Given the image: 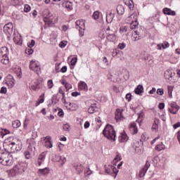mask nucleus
Listing matches in <instances>:
<instances>
[{
    "mask_svg": "<svg viewBox=\"0 0 180 180\" xmlns=\"http://www.w3.org/2000/svg\"><path fill=\"white\" fill-rule=\"evenodd\" d=\"M0 164L6 167L13 165V158L8 153H1L0 154Z\"/></svg>",
    "mask_w": 180,
    "mask_h": 180,
    "instance_id": "f257e3e1",
    "label": "nucleus"
},
{
    "mask_svg": "<svg viewBox=\"0 0 180 180\" xmlns=\"http://www.w3.org/2000/svg\"><path fill=\"white\" fill-rule=\"evenodd\" d=\"M103 134L108 139V140H112L115 141L116 140V132L115 131V129H113V126L107 125L103 131Z\"/></svg>",
    "mask_w": 180,
    "mask_h": 180,
    "instance_id": "f03ea898",
    "label": "nucleus"
},
{
    "mask_svg": "<svg viewBox=\"0 0 180 180\" xmlns=\"http://www.w3.org/2000/svg\"><path fill=\"white\" fill-rule=\"evenodd\" d=\"M165 78L169 82V84H174L178 82V77L172 69H167L165 72Z\"/></svg>",
    "mask_w": 180,
    "mask_h": 180,
    "instance_id": "7ed1b4c3",
    "label": "nucleus"
},
{
    "mask_svg": "<svg viewBox=\"0 0 180 180\" xmlns=\"http://www.w3.org/2000/svg\"><path fill=\"white\" fill-rule=\"evenodd\" d=\"M23 165V163L15 165L11 171L12 176H16V175H19V174H23L26 170V168Z\"/></svg>",
    "mask_w": 180,
    "mask_h": 180,
    "instance_id": "20e7f679",
    "label": "nucleus"
},
{
    "mask_svg": "<svg viewBox=\"0 0 180 180\" xmlns=\"http://www.w3.org/2000/svg\"><path fill=\"white\" fill-rule=\"evenodd\" d=\"M53 161H54L55 162H58L59 168H63L65 162H67V158L63 156L56 155L53 159Z\"/></svg>",
    "mask_w": 180,
    "mask_h": 180,
    "instance_id": "39448f33",
    "label": "nucleus"
},
{
    "mask_svg": "<svg viewBox=\"0 0 180 180\" xmlns=\"http://www.w3.org/2000/svg\"><path fill=\"white\" fill-rule=\"evenodd\" d=\"M4 32L8 37L13 33V24L12 22H8V24H6L4 27Z\"/></svg>",
    "mask_w": 180,
    "mask_h": 180,
    "instance_id": "423d86ee",
    "label": "nucleus"
},
{
    "mask_svg": "<svg viewBox=\"0 0 180 180\" xmlns=\"http://www.w3.org/2000/svg\"><path fill=\"white\" fill-rule=\"evenodd\" d=\"M30 69L34 71V72H37L38 71H40V65H39L38 62L32 60L30 63Z\"/></svg>",
    "mask_w": 180,
    "mask_h": 180,
    "instance_id": "0eeeda50",
    "label": "nucleus"
},
{
    "mask_svg": "<svg viewBox=\"0 0 180 180\" xmlns=\"http://www.w3.org/2000/svg\"><path fill=\"white\" fill-rule=\"evenodd\" d=\"M123 110L117 109L115 111V120L117 122H123L124 120V117L122 115Z\"/></svg>",
    "mask_w": 180,
    "mask_h": 180,
    "instance_id": "6e6552de",
    "label": "nucleus"
},
{
    "mask_svg": "<svg viewBox=\"0 0 180 180\" xmlns=\"http://www.w3.org/2000/svg\"><path fill=\"white\" fill-rule=\"evenodd\" d=\"M170 106L171 107L169 108V112L173 115H176L178 110H179V107L178 105H176L175 103H173L170 104Z\"/></svg>",
    "mask_w": 180,
    "mask_h": 180,
    "instance_id": "1a4fd4ad",
    "label": "nucleus"
},
{
    "mask_svg": "<svg viewBox=\"0 0 180 180\" xmlns=\"http://www.w3.org/2000/svg\"><path fill=\"white\" fill-rule=\"evenodd\" d=\"M43 140L45 141V147L46 148H51L53 147V143L51 142V137L47 136L43 138Z\"/></svg>",
    "mask_w": 180,
    "mask_h": 180,
    "instance_id": "9d476101",
    "label": "nucleus"
},
{
    "mask_svg": "<svg viewBox=\"0 0 180 180\" xmlns=\"http://www.w3.org/2000/svg\"><path fill=\"white\" fill-rule=\"evenodd\" d=\"M6 84L8 88H13V86H15V79H13L12 75L7 77Z\"/></svg>",
    "mask_w": 180,
    "mask_h": 180,
    "instance_id": "9b49d317",
    "label": "nucleus"
},
{
    "mask_svg": "<svg viewBox=\"0 0 180 180\" xmlns=\"http://www.w3.org/2000/svg\"><path fill=\"white\" fill-rule=\"evenodd\" d=\"M169 47V43L168 41H163L162 44H158L156 46L157 50H165Z\"/></svg>",
    "mask_w": 180,
    "mask_h": 180,
    "instance_id": "f8f14e48",
    "label": "nucleus"
},
{
    "mask_svg": "<svg viewBox=\"0 0 180 180\" xmlns=\"http://www.w3.org/2000/svg\"><path fill=\"white\" fill-rule=\"evenodd\" d=\"M76 29H82V30H85V21L83 20H78L76 21Z\"/></svg>",
    "mask_w": 180,
    "mask_h": 180,
    "instance_id": "ddd939ff",
    "label": "nucleus"
},
{
    "mask_svg": "<svg viewBox=\"0 0 180 180\" xmlns=\"http://www.w3.org/2000/svg\"><path fill=\"white\" fill-rule=\"evenodd\" d=\"M19 139L18 138L10 136L7 139H6V146H8V144H13V146H15V143L18 141Z\"/></svg>",
    "mask_w": 180,
    "mask_h": 180,
    "instance_id": "4468645a",
    "label": "nucleus"
},
{
    "mask_svg": "<svg viewBox=\"0 0 180 180\" xmlns=\"http://www.w3.org/2000/svg\"><path fill=\"white\" fill-rule=\"evenodd\" d=\"M115 18V13L110 11L106 13V22L107 23H110L113 22V19Z\"/></svg>",
    "mask_w": 180,
    "mask_h": 180,
    "instance_id": "2eb2a0df",
    "label": "nucleus"
},
{
    "mask_svg": "<svg viewBox=\"0 0 180 180\" xmlns=\"http://www.w3.org/2000/svg\"><path fill=\"white\" fill-rule=\"evenodd\" d=\"M44 160H46V153L43 152L38 157L37 165L39 167H40V165L44 162Z\"/></svg>",
    "mask_w": 180,
    "mask_h": 180,
    "instance_id": "dca6fc26",
    "label": "nucleus"
},
{
    "mask_svg": "<svg viewBox=\"0 0 180 180\" xmlns=\"http://www.w3.org/2000/svg\"><path fill=\"white\" fill-rule=\"evenodd\" d=\"M32 146H29L27 150L24 153L26 160H30V158H32Z\"/></svg>",
    "mask_w": 180,
    "mask_h": 180,
    "instance_id": "f3484780",
    "label": "nucleus"
},
{
    "mask_svg": "<svg viewBox=\"0 0 180 180\" xmlns=\"http://www.w3.org/2000/svg\"><path fill=\"white\" fill-rule=\"evenodd\" d=\"M118 140L120 143H126V141L129 140V136H127V134H126L125 132H123L119 136Z\"/></svg>",
    "mask_w": 180,
    "mask_h": 180,
    "instance_id": "a211bd4d",
    "label": "nucleus"
},
{
    "mask_svg": "<svg viewBox=\"0 0 180 180\" xmlns=\"http://www.w3.org/2000/svg\"><path fill=\"white\" fill-rule=\"evenodd\" d=\"M127 23H131L134 22V20H137V14L133 13L131 15L128 16L126 19Z\"/></svg>",
    "mask_w": 180,
    "mask_h": 180,
    "instance_id": "6ab92c4d",
    "label": "nucleus"
},
{
    "mask_svg": "<svg viewBox=\"0 0 180 180\" xmlns=\"http://www.w3.org/2000/svg\"><path fill=\"white\" fill-rule=\"evenodd\" d=\"M129 130L130 131H131V133H133V134H137L139 129H137V125L136 124V123H131L129 126Z\"/></svg>",
    "mask_w": 180,
    "mask_h": 180,
    "instance_id": "aec40b11",
    "label": "nucleus"
},
{
    "mask_svg": "<svg viewBox=\"0 0 180 180\" xmlns=\"http://www.w3.org/2000/svg\"><path fill=\"white\" fill-rule=\"evenodd\" d=\"M140 39H141V36H140V34H139L137 31H134L132 32L131 40L133 41H138V40H140Z\"/></svg>",
    "mask_w": 180,
    "mask_h": 180,
    "instance_id": "412c9836",
    "label": "nucleus"
},
{
    "mask_svg": "<svg viewBox=\"0 0 180 180\" xmlns=\"http://www.w3.org/2000/svg\"><path fill=\"white\" fill-rule=\"evenodd\" d=\"M134 92L136 95H141L144 92V87H143V85L139 84L135 89Z\"/></svg>",
    "mask_w": 180,
    "mask_h": 180,
    "instance_id": "4be33fe9",
    "label": "nucleus"
},
{
    "mask_svg": "<svg viewBox=\"0 0 180 180\" xmlns=\"http://www.w3.org/2000/svg\"><path fill=\"white\" fill-rule=\"evenodd\" d=\"M0 61L1 64H9V57L8 56H0Z\"/></svg>",
    "mask_w": 180,
    "mask_h": 180,
    "instance_id": "5701e85b",
    "label": "nucleus"
},
{
    "mask_svg": "<svg viewBox=\"0 0 180 180\" xmlns=\"http://www.w3.org/2000/svg\"><path fill=\"white\" fill-rule=\"evenodd\" d=\"M44 22H45L46 25H54V23L56 22V21L53 17L45 18Z\"/></svg>",
    "mask_w": 180,
    "mask_h": 180,
    "instance_id": "b1692460",
    "label": "nucleus"
},
{
    "mask_svg": "<svg viewBox=\"0 0 180 180\" xmlns=\"http://www.w3.org/2000/svg\"><path fill=\"white\" fill-rule=\"evenodd\" d=\"M9 54V50L6 46H3L0 49V56H8Z\"/></svg>",
    "mask_w": 180,
    "mask_h": 180,
    "instance_id": "393cba45",
    "label": "nucleus"
},
{
    "mask_svg": "<svg viewBox=\"0 0 180 180\" xmlns=\"http://www.w3.org/2000/svg\"><path fill=\"white\" fill-rule=\"evenodd\" d=\"M163 13H165V15H172V16H175V15H176L175 11H174L168 8H165L163 9Z\"/></svg>",
    "mask_w": 180,
    "mask_h": 180,
    "instance_id": "a878e982",
    "label": "nucleus"
},
{
    "mask_svg": "<svg viewBox=\"0 0 180 180\" xmlns=\"http://www.w3.org/2000/svg\"><path fill=\"white\" fill-rule=\"evenodd\" d=\"M15 151H20L22 150V142L18 139L14 144Z\"/></svg>",
    "mask_w": 180,
    "mask_h": 180,
    "instance_id": "bb28decb",
    "label": "nucleus"
},
{
    "mask_svg": "<svg viewBox=\"0 0 180 180\" xmlns=\"http://www.w3.org/2000/svg\"><path fill=\"white\" fill-rule=\"evenodd\" d=\"M79 89H80L81 91H84V89H88V86L86 85V83L82 81L79 82Z\"/></svg>",
    "mask_w": 180,
    "mask_h": 180,
    "instance_id": "cd10ccee",
    "label": "nucleus"
},
{
    "mask_svg": "<svg viewBox=\"0 0 180 180\" xmlns=\"http://www.w3.org/2000/svg\"><path fill=\"white\" fill-rule=\"evenodd\" d=\"M125 4L127 5L130 11H133V9H134V3H133V0H127Z\"/></svg>",
    "mask_w": 180,
    "mask_h": 180,
    "instance_id": "c85d7f7f",
    "label": "nucleus"
},
{
    "mask_svg": "<svg viewBox=\"0 0 180 180\" xmlns=\"http://www.w3.org/2000/svg\"><path fill=\"white\" fill-rule=\"evenodd\" d=\"M117 13L118 15H123L124 13V7L122 5H118L117 6Z\"/></svg>",
    "mask_w": 180,
    "mask_h": 180,
    "instance_id": "c756f323",
    "label": "nucleus"
},
{
    "mask_svg": "<svg viewBox=\"0 0 180 180\" xmlns=\"http://www.w3.org/2000/svg\"><path fill=\"white\" fill-rule=\"evenodd\" d=\"M7 146H8V148L7 149L8 153H15V151H16V150H15V145H13V144H7Z\"/></svg>",
    "mask_w": 180,
    "mask_h": 180,
    "instance_id": "7c9ffc66",
    "label": "nucleus"
},
{
    "mask_svg": "<svg viewBox=\"0 0 180 180\" xmlns=\"http://www.w3.org/2000/svg\"><path fill=\"white\" fill-rule=\"evenodd\" d=\"M63 6L68 11H72V3L70 1L65 2Z\"/></svg>",
    "mask_w": 180,
    "mask_h": 180,
    "instance_id": "2f4dec72",
    "label": "nucleus"
},
{
    "mask_svg": "<svg viewBox=\"0 0 180 180\" xmlns=\"http://www.w3.org/2000/svg\"><path fill=\"white\" fill-rule=\"evenodd\" d=\"M39 85H40V83L37 81L34 84L30 86V89H32L33 91H39V89H40Z\"/></svg>",
    "mask_w": 180,
    "mask_h": 180,
    "instance_id": "473e14b6",
    "label": "nucleus"
},
{
    "mask_svg": "<svg viewBox=\"0 0 180 180\" xmlns=\"http://www.w3.org/2000/svg\"><path fill=\"white\" fill-rule=\"evenodd\" d=\"M39 172L40 175H42L43 176L47 175L49 174V168L46 167L44 169H41L39 170Z\"/></svg>",
    "mask_w": 180,
    "mask_h": 180,
    "instance_id": "72a5a7b5",
    "label": "nucleus"
},
{
    "mask_svg": "<svg viewBox=\"0 0 180 180\" xmlns=\"http://www.w3.org/2000/svg\"><path fill=\"white\" fill-rule=\"evenodd\" d=\"M20 121L18 120H14L12 122V126L14 129H18V127H20Z\"/></svg>",
    "mask_w": 180,
    "mask_h": 180,
    "instance_id": "f704fd0d",
    "label": "nucleus"
},
{
    "mask_svg": "<svg viewBox=\"0 0 180 180\" xmlns=\"http://www.w3.org/2000/svg\"><path fill=\"white\" fill-rule=\"evenodd\" d=\"M98 108H96V105L95 104H94L93 105L90 106L88 109V112L89 113H95V112H96Z\"/></svg>",
    "mask_w": 180,
    "mask_h": 180,
    "instance_id": "c9c22d12",
    "label": "nucleus"
},
{
    "mask_svg": "<svg viewBox=\"0 0 180 180\" xmlns=\"http://www.w3.org/2000/svg\"><path fill=\"white\" fill-rule=\"evenodd\" d=\"M156 151H162V150H165V145H163L162 143L157 145L155 146Z\"/></svg>",
    "mask_w": 180,
    "mask_h": 180,
    "instance_id": "e433bc0d",
    "label": "nucleus"
},
{
    "mask_svg": "<svg viewBox=\"0 0 180 180\" xmlns=\"http://www.w3.org/2000/svg\"><path fill=\"white\" fill-rule=\"evenodd\" d=\"M130 25V29H136L137 26H139V22L136 20H134L132 22L129 23Z\"/></svg>",
    "mask_w": 180,
    "mask_h": 180,
    "instance_id": "4c0bfd02",
    "label": "nucleus"
},
{
    "mask_svg": "<svg viewBox=\"0 0 180 180\" xmlns=\"http://www.w3.org/2000/svg\"><path fill=\"white\" fill-rule=\"evenodd\" d=\"M130 25V29H136L137 26H139V22L136 20H134L132 22L129 23Z\"/></svg>",
    "mask_w": 180,
    "mask_h": 180,
    "instance_id": "58836bf2",
    "label": "nucleus"
},
{
    "mask_svg": "<svg viewBox=\"0 0 180 180\" xmlns=\"http://www.w3.org/2000/svg\"><path fill=\"white\" fill-rule=\"evenodd\" d=\"M107 39L109 41H115L116 40V35L115 34H110L107 36Z\"/></svg>",
    "mask_w": 180,
    "mask_h": 180,
    "instance_id": "ea45409f",
    "label": "nucleus"
},
{
    "mask_svg": "<svg viewBox=\"0 0 180 180\" xmlns=\"http://www.w3.org/2000/svg\"><path fill=\"white\" fill-rule=\"evenodd\" d=\"M100 16H101V13L97 11L93 13L92 18L93 19H94V20H98Z\"/></svg>",
    "mask_w": 180,
    "mask_h": 180,
    "instance_id": "a19ab883",
    "label": "nucleus"
},
{
    "mask_svg": "<svg viewBox=\"0 0 180 180\" xmlns=\"http://www.w3.org/2000/svg\"><path fill=\"white\" fill-rule=\"evenodd\" d=\"M13 40L15 44H22V39H20V37H14Z\"/></svg>",
    "mask_w": 180,
    "mask_h": 180,
    "instance_id": "79ce46f5",
    "label": "nucleus"
},
{
    "mask_svg": "<svg viewBox=\"0 0 180 180\" xmlns=\"http://www.w3.org/2000/svg\"><path fill=\"white\" fill-rule=\"evenodd\" d=\"M63 129L65 131H70L71 130V127H70V124H64L63 125Z\"/></svg>",
    "mask_w": 180,
    "mask_h": 180,
    "instance_id": "37998d69",
    "label": "nucleus"
},
{
    "mask_svg": "<svg viewBox=\"0 0 180 180\" xmlns=\"http://www.w3.org/2000/svg\"><path fill=\"white\" fill-rule=\"evenodd\" d=\"M127 32V27L122 26L120 28V33H121V34H123V33H126Z\"/></svg>",
    "mask_w": 180,
    "mask_h": 180,
    "instance_id": "c03bdc74",
    "label": "nucleus"
},
{
    "mask_svg": "<svg viewBox=\"0 0 180 180\" xmlns=\"http://www.w3.org/2000/svg\"><path fill=\"white\" fill-rule=\"evenodd\" d=\"M147 171L144 170V169H142L141 170L139 171V178H143L144 175H146Z\"/></svg>",
    "mask_w": 180,
    "mask_h": 180,
    "instance_id": "a18cd8bd",
    "label": "nucleus"
},
{
    "mask_svg": "<svg viewBox=\"0 0 180 180\" xmlns=\"http://www.w3.org/2000/svg\"><path fill=\"white\" fill-rule=\"evenodd\" d=\"M33 49L28 46V48L25 49V54L30 56V54H33Z\"/></svg>",
    "mask_w": 180,
    "mask_h": 180,
    "instance_id": "49530a36",
    "label": "nucleus"
},
{
    "mask_svg": "<svg viewBox=\"0 0 180 180\" xmlns=\"http://www.w3.org/2000/svg\"><path fill=\"white\" fill-rule=\"evenodd\" d=\"M117 47L120 50H124V49H126V44L124 42L120 43L118 44Z\"/></svg>",
    "mask_w": 180,
    "mask_h": 180,
    "instance_id": "de8ad7c7",
    "label": "nucleus"
},
{
    "mask_svg": "<svg viewBox=\"0 0 180 180\" xmlns=\"http://www.w3.org/2000/svg\"><path fill=\"white\" fill-rule=\"evenodd\" d=\"M34 44H36V41L32 39L30 42H28L27 46L28 47L31 48L34 46Z\"/></svg>",
    "mask_w": 180,
    "mask_h": 180,
    "instance_id": "09e8293b",
    "label": "nucleus"
},
{
    "mask_svg": "<svg viewBox=\"0 0 180 180\" xmlns=\"http://www.w3.org/2000/svg\"><path fill=\"white\" fill-rule=\"evenodd\" d=\"M48 88L49 89H51L53 86H54V84L53 83V80H49L47 82Z\"/></svg>",
    "mask_w": 180,
    "mask_h": 180,
    "instance_id": "8fccbe9b",
    "label": "nucleus"
},
{
    "mask_svg": "<svg viewBox=\"0 0 180 180\" xmlns=\"http://www.w3.org/2000/svg\"><path fill=\"white\" fill-rule=\"evenodd\" d=\"M77 57L72 58L70 60V65H75L77 64Z\"/></svg>",
    "mask_w": 180,
    "mask_h": 180,
    "instance_id": "3c124183",
    "label": "nucleus"
},
{
    "mask_svg": "<svg viewBox=\"0 0 180 180\" xmlns=\"http://www.w3.org/2000/svg\"><path fill=\"white\" fill-rule=\"evenodd\" d=\"M76 170L77 171V172H79V174H81V172H82V171H84V167L81 165L77 166Z\"/></svg>",
    "mask_w": 180,
    "mask_h": 180,
    "instance_id": "603ef678",
    "label": "nucleus"
},
{
    "mask_svg": "<svg viewBox=\"0 0 180 180\" xmlns=\"http://www.w3.org/2000/svg\"><path fill=\"white\" fill-rule=\"evenodd\" d=\"M150 162L146 161L144 167L143 168L144 171H148V168H150Z\"/></svg>",
    "mask_w": 180,
    "mask_h": 180,
    "instance_id": "864d4df0",
    "label": "nucleus"
},
{
    "mask_svg": "<svg viewBox=\"0 0 180 180\" xmlns=\"http://www.w3.org/2000/svg\"><path fill=\"white\" fill-rule=\"evenodd\" d=\"M65 88L67 91H70V89L72 88V86L70 83L67 82L65 85Z\"/></svg>",
    "mask_w": 180,
    "mask_h": 180,
    "instance_id": "5fc2aeb1",
    "label": "nucleus"
},
{
    "mask_svg": "<svg viewBox=\"0 0 180 180\" xmlns=\"http://www.w3.org/2000/svg\"><path fill=\"white\" fill-rule=\"evenodd\" d=\"M110 168H111L112 171L115 174V175H117V172H119V170L115 167V166H110Z\"/></svg>",
    "mask_w": 180,
    "mask_h": 180,
    "instance_id": "6e6d98bb",
    "label": "nucleus"
},
{
    "mask_svg": "<svg viewBox=\"0 0 180 180\" xmlns=\"http://www.w3.org/2000/svg\"><path fill=\"white\" fill-rule=\"evenodd\" d=\"M167 89H168V92L169 94V95L170 98H172V86H168Z\"/></svg>",
    "mask_w": 180,
    "mask_h": 180,
    "instance_id": "4d7b16f0",
    "label": "nucleus"
},
{
    "mask_svg": "<svg viewBox=\"0 0 180 180\" xmlns=\"http://www.w3.org/2000/svg\"><path fill=\"white\" fill-rule=\"evenodd\" d=\"M30 9H31L30 6H29L28 4L25 5L24 11L30 12Z\"/></svg>",
    "mask_w": 180,
    "mask_h": 180,
    "instance_id": "13d9d810",
    "label": "nucleus"
},
{
    "mask_svg": "<svg viewBox=\"0 0 180 180\" xmlns=\"http://www.w3.org/2000/svg\"><path fill=\"white\" fill-rule=\"evenodd\" d=\"M122 160V156L120 155L117 154L116 157L115 158L113 162H116V161H120Z\"/></svg>",
    "mask_w": 180,
    "mask_h": 180,
    "instance_id": "bf43d9fd",
    "label": "nucleus"
},
{
    "mask_svg": "<svg viewBox=\"0 0 180 180\" xmlns=\"http://www.w3.org/2000/svg\"><path fill=\"white\" fill-rule=\"evenodd\" d=\"M119 53V51L117 49H113L112 52V57H116Z\"/></svg>",
    "mask_w": 180,
    "mask_h": 180,
    "instance_id": "052dcab7",
    "label": "nucleus"
},
{
    "mask_svg": "<svg viewBox=\"0 0 180 180\" xmlns=\"http://www.w3.org/2000/svg\"><path fill=\"white\" fill-rule=\"evenodd\" d=\"M39 101V103H43V102H44V94H41L39 96V99L38 100Z\"/></svg>",
    "mask_w": 180,
    "mask_h": 180,
    "instance_id": "680f3d73",
    "label": "nucleus"
},
{
    "mask_svg": "<svg viewBox=\"0 0 180 180\" xmlns=\"http://www.w3.org/2000/svg\"><path fill=\"white\" fill-rule=\"evenodd\" d=\"M158 95H164V89H158L157 90Z\"/></svg>",
    "mask_w": 180,
    "mask_h": 180,
    "instance_id": "e2e57ef3",
    "label": "nucleus"
},
{
    "mask_svg": "<svg viewBox=\"0 0 180 180\" xmlns=\"http://www.w3.org/2000/svg\"><path fill=\"white\" fill-rule=\"evenodd\" d=\"M6 92H7L6 87L5 86L1 87L0 90V94H6Z\"/></svg>",
    "mask_w": 180,
    "mask_h": 180,
    "instance_id": "0e129e2a",
    "label": "nucleus"
},
{
    "mask_svg": "<svg viewBox=\"0 0 180 180\" xmlns=\"http://www.w3.org/2000/svg\"><path fill=\"white\" fill-rule=\"evenodd\" d=\"M158 108L159 109H160V110L164 109V108H165V103H159Z\"/></svg>",
    "mask_w": 180,
    "mask_h": 180,
    "instance_id": "69168bd1",
    "label": "nucleus"
},
{
    "mask_svg": "<svg viewBox=\"0 0 180 180\" xmlns=\"http://www.w3.org/2000/svg\"><path fill=\"white\" fill-rule=\"evenodd\" d=\"M126 99L128 101V102H130V101H131V94H127L126 95Z\"/></svg>",
    "mask_w": 180,
    "mask_h": 180,
    "instance_id": "338daca9",
    "label": "nucleus"
},
{
    "mask_svg": "<svg viewBox=\"0 0 180 180\" xmlns=\"http://www.w3.org/2000/svg\"><path fill=\"white\" fill-rule=\"evenodd\" d=\"M84 30H82V29L79 30V34L80 37H82L84 36Z\"/></svg>",
    "mask_w": 180,
    "mask_h": 180,
    "instance_id": "774afa93",
    "label": "nucleus"
}]
</instances>
